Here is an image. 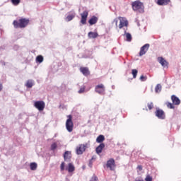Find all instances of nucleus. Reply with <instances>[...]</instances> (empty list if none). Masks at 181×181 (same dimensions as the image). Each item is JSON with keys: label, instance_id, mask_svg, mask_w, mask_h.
<instances>
[{"label": "nucleus", "instance_id": "22", "mask_svg": "<svg viewBox=\"0 0 181 181\" xmlns=\"http://www.w3.org/2000/svg\"><path fill=\"white\" fill-rule=\"evenodd\" d=\"M74 165H73V163H69L68 164V168H66V170H68V172H69V173H71V172H74Z\"/></svg>", "mask_w": 181, "mask_h": 181}, {"label": "nucleus", "instance_id": "36", "mask_svg": "<svg viewBox=\"0 0 181 181\" xmlns=\"http://www.w3.org/2000/svg\"><path fill=\"white\" fill-rule=\"evenodd\" d=\"M148 110H152L153 108V103H148Z\"/></svg>", "mask_w": 181, "mask_h": 181}, {"label": "nucleus", "instance_id": "11", "mask_svg": "<svg viewBox=\"0 0 181 181\" xmlns=\"http://www.w3.org/2000/svg\"><path fill=\"white\" fill-rule=\"evenodd\" d=\"M156 117H158L159 119H165V112L158 108L155 112Z\"/></svg>", "mask_w": 181, "mask_h": 181}, {"label": "nucleus", "instance_id": "7", "mask_svg": "<svg viewBox=\"0 0 181 181\" xmlns=\"http://www.w3.org/2000/svg\"><path fill=\"white\" fill-rule=\"evenodd\" d=\"M106 166L107 168H109L110 170H115V160L114 158H110L107 160Z\"/></svg>", "mask_w": 181, "mask_h": 181}, {"label": "nucleus", "instance_id": "26", "mask_svg": "<svg viewBox=\"0 0 181 181\" xmlns=\"http://www.w3.org/2000/svg\"><path fill=\"white\" fill-rule=\"evenodd\" d=\"M43 60H44V58H43V56L42 55H38L37 57H36V62L37 63H43Z\"/></svg>", "mask_w": 181, "mask_h": 181}, {"label": "nucleus", "instance_id": "20", "mask_svg": "<svg viewBox=\"0 0 181 181\" xmlns=\"http://www.w3.org/2000/svg\"><path fill=\"white\" fill-rule=\"evenodd\" d=\"M88 36L89 39H95L96 37H98V33L90 31L88 33Z\"/></svg>", "mask_w": 181, "mask_h": 181}, {"label": "nucleus", "instance_id": "38", "mask_svg": "<svg viewBox=\"0 0 181 181\" xmlns=\"http://www.w3.org/2000/svg\"><path fill=\"white\" fill-rule=\"evenodd\" d=\"M98 177H97V176H95V175H93V176L91 177V179H90V181H98Z\"/></svg>", "mask_w": 181, "mask_h": 181}, {"label": "nucleus", "instance_id": "16", "mask_svg": "<svg viewBox=\"0 0 181 181\" xmlns=\"http://www.w3.org/2000/svg\"><path fill=\"white\" fill-rule=\"evenodd\" d=\"M80 71L83 74V76H90V71L87 67H81Z\"/></svg>", "mask_w": 181, "mask_h": 181}, {"label": "nucleus", "instance_id": "30", "mask_svg": "<svg viewBox=\"0 0 181 181\" xmlns=\"http://www.w3.org/2000/svg\"><path fill=\"white\" fill-rule=\"evenodd\" d=\"M57 148V144L56 143H53L51 145V151H54Z\"/></svg>", "mask_w": 181, "mask_h": 181}, {"label": "nucleus", "instance_id": "19", "mask_svg": "<svg viewBox=\"0 0 181 181\" xmlns=\"http://www.w3.org/2000/svg\"><path fill=\"white\" fill-rule=\"evenodd\" d=\"M98 22V18H97L95 16H93L88 21V23L90 25H95V23Z\"/></svg>", "mask_w": 181, "mask_h": 181}, {"label": "nucleus", "instance_id": "3", "mask_svg": "<svg viewBox=\"0 0 181 181\" xmlns=\"http://www.w3.org/2000/svg\"><path fill=\"white\" fill-rule=\"evenodd\" d=\"M73 117L71 115H68V119L66 122V128L68 132H73V128L74 127V124L73 123Z\"/></svg>", "mask_w": 181, "mask_h": 181}, {"label": "nucleus", "instance_id": "18", "mask_svg": "<svg viewBox=\"0 0 181 181\" xmlns=\"http://www.w3.org/2000/svg\"><path fill=\"white\" fill-rule=\"evenodd\" d=\"M27 88H32L33 86H35V81L32 79H29L27 81L26 83L25 84Z\"/></svg>", "mask_w": 181, "mask_h": 181}, {"label": "nucleus", "instance_id": "23", "mask_svg": "<svg viewBox=\"0 0 181 181\" xmlns=\"http://www.w3.org/2000/svg\"><path fill=\"white\" fill-rule=\"evenodd\" d=\"M75 17H76V13H73L66 16V22H70V21H73V19H74Z\"/></svg>", "mask_w": 181, "mask_h": 181}, {"label": "nucleus", "instance_id": "33", "mask_svg": "<svg viewBox=\"0 0 181 181\" xmlns=\"http://www.w3.org/2000/svg\"><path fill=\"white\" fill-rule=\"evenodd\" d=\"M112 23H115L116 28H118V18H115L112 21Z\"/></svg>", "mask_w": 181, "mask_h": 181}, {"label": "nucleus", "instance_id": "40", "mask_svg": "<svg viewBox=\"0 0 181 181\" xmlns=\"http://www.w3.org/2000/svg\"><path fill=\"white\" fill-rule=\"evenodd\" d=\"M2 88H3L2 83H0V91H1Z\"/></svg>", "mask_w": 181, "mask_h": 181}, {"label": "nucleus", "instance_id": "6", "mask_svg": "<svg viewBox=\"0 0 181 181\" xmlns=\"http://www.w3.org/2000/svg\"><path fill=\"white\" fill-rule=\"evenodd\" d=\"M119 28L122 29L124 26H128V20L124 17H119Z\"/></svg>", "mask_w": 181, "mask_h": 181}, {"label": "nucleus", "instance_id": "13", "mask_svg": "<svg viewBox=\"0 0 181 181\" xmlns=\"http://www.w3.org/2000/svg\"><path fill=\"white\" fill-rule=\"evenodd\" d=\"M64 159L66 162H70L71 159V152L70 151H65L64 154Z\"/></svg>", "mask_w": 181, "mask_h": 181}, {"label": "nucleus", "instance_id": "29", "mask_svg": "<svg viewBox=\"0 0 181 181\" xmlns=\"http://www.w3.org/2000/svg\"><path fill=\"white\" fill-rule=\"evenodd\" d=\"M13 5L16 6H18V4H21V0H11Z\"/></svg>", "mask_w": 181, "mask_h": 181}, {"label": "nucleus", "instance_id": "43", "mask_svg": "<svg viewBox=\"0 0 181 181\" xmlns=\"http://www.w3.org/2000/svg\"><path fill=\"white\" fill-rule=\"evenodd\" d=\"M136 181H138V180H136Z\"/></svg>", "mask_w": 181, "mask_h": 181}, {"label": "nucleus", "instance_id": "35", "mask_svg": "<svg viewBox=\"0 0 181 181\" xmlns=\"http://www.w3.org/2000/svg\"><path fill=\"white\" fill-rule=\"evenodd\" d=\"M85 90H86L85 87L81 88L80 90H78V93L79 94H83V93H84Z\"/></svg>", "mask_w": 181, "mask_h": 181}, {"label": "nucleus", "instance_id": "5", "mask_svg": "<svg viewBox=\"0 0 181 181\" xmlns=\"http://www.w3.org/2000/svg\"><path fill=\"white\" fill-rule=\"evenodd\" d=\"M95 91L98 93V94L103 95L104 93H105V87L103 83L97 85L95 88Z\"/></svg>", "mask_w": 181, "mask_h": 181}, {"label": "nucleus", "instance_id": "14", "mask_svg": "<svg viewBox=\"0 0 181 181\" xmlns=\"http://www.w3.org/2000/svg\"><path fill=\"white\" fill-rule=\"evenodd\" d=\"M170 2V0H157L156 4L159 6H165V5H168Z\"/></svg>", "mask_w": 181, "mask_h": 181}, {"label": "nucleus", "instance_id": "27", "mask_svg": "<svg viewBox=\"0 0 181 181\" xmlns=\"http://www.w3.org/2000/svg\"><path fill=\"white\" fill-rule=\"evenodd\" d=\"M126 37L127 42H131L132 40V35L129 33H126Z\"/></svg>", "mask_w": 181, "mask_h": 181}, {"label": "nucleus", "instance_id": "12", "mask_svg": "<svg viewBox=\"0 0 181 181\" xmlns=\"http://www.w3.org/2000/svg\"><path fill=\"white\" fill-rule=\"evenodd\" d=\"M158 62L160 63V64H161L163 67L168 69L169 62H168V61H166L163 57H159L158 58Z\"/></svg>", "mask_w": 181, "mask_h": 181}, {"label": "nucleus", "instance_id": "2", "mask_svg": "<svg viewBox=\"0 0 181 181\" xmlns=\"http://www.w3.org/2000/svg\"><path fill=\"white\" fill-rule=\"evenodd\" d=\"M133 11H139V12H144V4L139 1H134L132 4Z\"/></svg>", "mask_w": 181, "mask_h": 181}, {"label": "nucleus", "instance_id": "1", "mask_svg": "<svg viewBox=\"0 0 181 181\" xmlns=\"http://www.w3.org/2000/svg\"><path fill=\"white\" fill-rule=\"evenodd\" d=\"M13 25L15 29H23L24 28H26L28 25H29V19L21 18L18 21L15 20L13 22Z\"/></svg>", "mask_w": 181, "mask_h": 181}, {"label": "nucleus", "instance_id": "24", "mask_svg": "<svg viewBox=\"0 0 181 181\" xmlns=\"http://www.w3.org/2000/svg\"><path fill=\"white\" fill-rule=\"evenodd\" d=\"M155 91L157 94H159V93L162 91V85H160V83L157 84L155 88Z\"/></svg>", "mask_w": 181, "mask_h": 181}, {"label": "nucleus", "instance_id": "21", "mask_svg": "<svg viewBox=\"0 0 181 181\" xmlns=\"http://www.w3.org/2000/svg\"><path fill=\"white\" fill-rule=\"evenodd\" d=\"M105 140V137L104 136V135H99L97 139H96V142H98V144H103V142H104V141Z\"/></svg>", "mask_w": 181, "mask_h": 181}, {"label": "nucleus", "instance_id": "32", "mask_svg": "<svg viewBox=\"0 0 181 181\" xmlns=\"http://www.w3.org/2000/svg\"><path fill=\"white\" fill-rule=\"evenodd\" d=\"M152 176L149 175H147L146 178H145V180L146 181H152Z\"/></svg>", "mask_w": 181, "mask_h": 181}, {"label": "nucleus", "instance_id": "9", "mask_svg": "<svg viewBox=\"0 0 181 181\" xmlns=\"http://www.w3.org/2000/svg\"><path fill=\"white\" fill-rule=\"evenodd\" d=\"M86 148H87V146L85 144H80L76 148V155H83V153L86 151Z\"/></svg>", "mask_w": 181, "mask_h": 181}, {"label": "nucleus", "instance_id": "42", "mask_svg": "<svg viewBox=\"0 0 181 181\" xmlns=\"http://www.w3.org/2000/svg\"><path fill=\"white\" fill-rule=\"evenodd\" d=\"M139 181H141V180H139Z\"/></svg>", "mask_w": 181, "mask_h": 181}, {"label": "nucleus", "instance_id": "37", "mask_svg": "<svg viewBox=\"0 0 181 181\" xmlns=\"http://www.w3.org/2000/svg\"><path fill=\"white\" fill-rule=\"evenodd\" d=\"M167 107L170 108V110H173V108H175V106H173V104L172 103H168Z\"/></svg>", "mask_w": 181, "mask_h": 181}, {"label": "nucleus", "instance_id": "15", "mask_svg": "<svg viewBox=\"0 0 181 181\" xmlns=\"http://www.w3.org/2000/svg\"><path fill=\"white\" fill-rule=\"evenodd\" d=\"M171 100H172L173 104H175V105H179L180 104V99H179V98H177L175 95H173L171 96Z\"/></svg>", "mask_w": 181, "mask_h": 181}, {"label": "nucleus", "instance_id": "17", "mask_svg": "<svg viewBox=\"0 0 181 181\" xmlns=\"http://www.w3.org/2000/svg\"><path fill=\"white\" fill-rule=\"evenodd\" d=\"M103 148H105V144H104V143H101L95 149L96 153H98V155H100V153L103 152Z\"/></svg>", "mask_w": 181, "mask_h": 181}, {"label": "nucleus", "instance_id": "4", "mask_svg": "<svg viewBox=\"0 0 181 181\" xmlns=\"http://www.w3.org/2000/svg\"><path fill=\"white\" fill-rule=\"evenodd\" d=\"M45 102L43 100L36 101L34 103V107L38 110V111H43L45 107Z\"/></svg>", "mask_w": 181, "mask_h": 181}, {"label": "nucleus", "instance_id": "41", "mask_svg": "<svg viewBox=\"0 0 181 181\" xmlns=\"http://www.w3.org/2000/svg\"><path fill=\"white\" fill-rule=\"evenodd\" d=\"M90 165H91V161H90Z\"/></svg>", "mask_w": 181, "mask_h": 181}, {"label": "nucleus", "instance_id": "10", "mask_svg": "<svg viewBox=\"0 0 181 181\" xmlns=\"http://www.w3.org/2000/svg\"><path fill=\"white\" fill-rule=\"evenodd\" d=\"M81 23H82V25H86V23H87V16H88V11H83L81 14Z\"/></svg>", "mask_w": 181, "mask_h": 181}, {"label": "nucleus", "instance_id": "25", "mask_svg": "<svg viewBox=\"0 0 181 181\" xmlns=\"http://www.w3.org/2000/svg\"><path fill=\"white\" fill-rule=\"evenodd\" d=\"M30 168L31 170H36V169H37V164L36 163H31Z\"/></svg>", "mask_w": 181, "mask_h": 181}, {"label": "nucleus", "instance_id": "34", "mask_svg": "<svg viewBox=\"0 0 181 181\" xmlns=\"http://www.w3.org/2000/svg\"><path fill=\"white\" fill-rule=\"evenodd\" d=\"M147 78H148L146 76H144V75L140 76L141 81H146Z\"/></svg>", "mask_w": 181, "mask_h": 181}, {"label": "nucleus", "instance_id": "8", "mask_svg": "<svg viewBox=\"0 0 181 181\" xmlns=\"http://www.w3.org/2000/svg\"><path fill=\"white\" fill-rule=\"evenodd\" d=\"M149 44H146L140 48L139 56H144L146 54V52L149 50Z\"/></svg>", "mask_w": 181, "mask_h": 181}, {"label": "nucleus", "instance_id": "28", "mask_svg": "<svg viewBox=\"0 0 181 181\" xmlns=\"http://www.w3.org/2000/svg\"><path fill=\"white\" fill-rule=\"evenodd\" d=\"M132 74H133V78H136V75L138 74V70H136V69H132Z\"/></svg>", "mask_w": 181, "mask_h": 181}, {"label": "nucleus", "instance_id": "39", "mask_svg": "<svg viewBox=\"0 0 181 181\" xmlns=\"http://www.w3.org/2000/svg\"><path fill=\"white\" fill-rule=\"evenodd\" d=\"M64 165H65L64 162H62L61 163L60 169H61L62 172H63V170H64Z\"/></svg>", "mask_w": 181, "mask_h": 181}, {"label": "nucleus", "instance_id": "31", "mask_svg": "<svg viewBox=\"0 0 181 181\" xmlns=\"http://www.w3.org/2000/svg\"><path fill=\"white\" fill-rule=\"evenodd\" d=\"M136 169H137V173L139 175H141V172H142V169H143L142 165H138Z\"/></svg>", "mask_w": 181, "mask_h": 181}]
</instances>
